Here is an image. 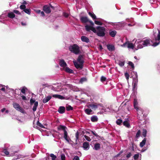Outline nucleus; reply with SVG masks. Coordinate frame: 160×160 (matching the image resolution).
<instances>
[{
	"mask_svg": "<svg viewBox=\"0 0 160 160\" xmlns=\"http://www.w3.org/2000/svg\"><path fill=\"white\" fill-rule=\"evenodd\" d=\"M26 6L24 5H22L20 6V8L21 9H23V10L25 9Z\"/></svg>",
	"mask_w": 160,
	"mask_h": 160,
	"instance_id": "obj_50",
	"label": "nucleus"
},
{
	"mask_svg": "<svg viewBox=\"0 0 160 160\" xmlns=\"http://www.w3.org/2000/svg\"><path fill=\"white\" fill-rule=\"evenodd\" d=\"M88 14L89 15L92 17V18L93 19H95L96 18V15L93 13L89 12L88 13Z\"/></svg>",
	"mask_w": 160,
	"mask_h": 160,
	"instance_id": "obj_34",
	"label": "nucleus"
},
{
	"mask_svg": "<svg viewBox=\"0 0 160 160\" xmlns=\"http://www.w3.org/2000/svg\"><path fill=\"white\" fill-rule=\"evenodd\" d=\"M24 11L26 13L29 15L31 13V10L30 9H25L24 10Z\"/></svg>",
	"mask_w": 160,
	"mask_h": 160,
	"instance_id": "obj_38",
	"label": "nucleus"
},
{
	"mask_svg": "<svg viewBox=\"0 0 160 160\" xmlns=\"http://www.w3.org/2000/svg\"><path fill=\"white\" fill-rule=\"evenodd\" d=\"M74 64L76 68L78 69H82L83 68V65L80 64L79 62L76 61H73Z\"/></svg>",
	"mask_w": 160,
	"mask_h": 160,
	"instance_id": "obj_11",
	"label": "nucleus"
},
{
	"mask_svg": "<svg viewBox=\"0 0 160 160\" xmlns=\"http://www.w3.org/2000/svg\"><path fill=\"white\" fill-rule=\"evenodd\" d=\"M134 107L135 109H137L139 108L138 106V102L137 100L136 99H134L133 102Z\"/></svg>",
	"mask_w": 160,
	"mask_h": 160,
	"instance_id": "obj_22",
	"label": "nucleus"
},
{
	"mask_svg": "<svg viewBox=\"0 0 160 160\" xmlns=\"http://www.w3.org/2000/svg\"><path fill=\"white\" fill-rule=\"evenodd\" d=\"M125 76L127 80V81H128V79L129 78V75L128 73L127 72H126L125 73Z\"/></svg>",
	"mask_w": 160,
	"mask_h": 160,
	"instance_id": "obj_49",
	"label": "nucleus"
},
{
	"mask_svg": "<svg viewBox=\"0 0 160 160\" xmlns=\"http://www.w3.org/2000/svg\"><path fill=\"white\" fill-rule=\"evenodd\" d=\"M94 22L97 25H102V23L100 21L95 20Z\"/></svg>",
	"mask_w": 160,
	"mask_h": 160,
	"instance_id": "obj_37",
	"label": "nucleus"
},
{
	"mask_svg": "<svg viewBox=\"0 0 160 160\" xmlns=\"http://www.w3.org/2000/svg\"><path fill=\"white\" fill-rule=\"evenodd\" d=\"M27 89L25 87H22L21 89V92L23 94H25L26 90Z\"/></svg>",
	"mask_w": 160,
	"mask_h": 160,
	"instance_id": "obj_36",
	"label": "nucleus"
},
{
	"mask_svg": "<svg viewBox=\"0 0 160 160\" xmlns=\"http://www.w3.org/2000/svg\"><path fill=\"white\" fill-rule=\"evenodd\" d=\"M122 121L121 119H118L116 121V123L118 125H120L122 123Z\"/></svg>",
	"mask_w": 160,
	"mask_h": 160,
	"instance_id": "obj_39",
	"label": "nucleus"
},
{
	"mask_svg": "<svg viewBox=\"0 0 160 160\" xmlns=\"http://www.w3.org/2000/svg\"><path fill=\"white\" fill-rule=\"evenodd\" d=\"M108 50L110 51H112L114 50L115 47L114 45L112 44H108L107 45Z\"/></svg>",
	"mask_w": 160,
	"mask_h": 160,
	"instance_id": "obj_13",
	"label": "nucleus"
},
{
	"mask_svg": "<svg viewBox=\"0 0 160 160\" xmlns=\"http://www.w3.org/2000/svg\"><path fill=\"white\" fill-rule=\"evenodd\" d=\"M128 64L132 68H134V64L132 62H130V61L129 62H128Z\"/></svg>",
	"mask_w": 160,
	"mask_h": 160,
	"instance_id": "obj_47",
	"label": "nucleus"
},
{
	"mask_svg": "<svg viewBox=\"0 0 160 160\" xmlns=\"http://www.w3.org/2000/svg\"><path fill=\"white\" fill-rule=\"evenodd\" d=\"M141 133V131L140 130H138L137 132L136 135V137H138L140 136V134Z\"/></svg>",
	"mask_w": 160,
	"mask_h": 160,
	"instance_id": "obj_51",
	"label": "nucleus"
},
{
	"mask_svg": "<svg viewBox=\"0 0 160 160\" xmlns=\"http://www.w3.org/2000/svg\"><path fill=\"white\" fill-rule=\"evenodd\" d=\"M63 70L67 72L70 73H72L73 72L72 70L70 69L68 67H67Z\"/></svg>",
	"mask_w": 160,
	"mask_h": 160,
	"instance_id": "obj_27",
	"label": "nucleus"
},
{
	"mask_svg": "<svg viewBox=\"0 0 160 160\" xmlns=\"http://www.w3.org/2000/svg\"><path fill=\"white\" fill-rule=\"evenodd\" d=\"M13 105L14 108L17 111L22 113H24V110L20 106V105L16 102H14L13 103Z\"/></svg>",
	"mask_w": 160,
	"mask_h": 160,
	"instance_id": "obj_7",
	"label": "nucleus"
},
{
	"mask_svg": "<svg viewBox=\"0 0 160 160\" xmlns=\"http://www.w3.org/2000/svg\"><path fill=\"white\" fill-rule=\"evenodd\" d=\"M64 138L69 144H72V141L68 136L67 132H65V133H64Z\"/></svg>",
	"mask_w": 160,
	"mask_h": 160,
	"instance_id": "obj_10",
	"label": "nucleus"
},
{
	"mask_svg": "<svg viewBox=\"0 0 160 160\" xmlns=\"http://www.w3.org/2000/svg\"><path fill=\"white\" fill-rule=\"evenodd\" d=\"M106 79V78L103 76H102L101 78V80L102 82L105 81Z\"/></svg>",
	"mask_w": 160,
	"mask_h": 160,
	"instance_id": "obj_54",
	"label": "nucleus"
},
{
	"mask_svg": "<svg viewBox=\"0 0 160 160\" xmlns=\"http://www.w3.org/2000/svg\"><path fill=\"white\" fill-rule=\"evenodd\" d=\"M51 96H48L45 97L42 100V102L44 103H46L48 102L51 98Z\"/></svg>",
	"mask_w": 160,
	"mask_h": 160,
	"instance_id": "obj_20",
	"label": "nucleus"
},
{
	"mask_svg": "<svg viewBox=\"0 0 160 160\" xmlns=\"http://www.w3.org/2000/svg\"><path fill=\"white\" fill-rule=\"evenodd\" d=\"M118 65L121 66L122 67L124 65V61H119L118 63Z\"/></svg>",
	"mask_w": 160,
	"mask_h": 160,
	"instance_id": "obj_44",
	"label": "nucleus"
},
{
	"mask_svg": "<svg viewBox=\"0 0 160 160\" xmlns=\"http://www.w3.org/2000/svg\"><path fill=\"white\" fill-rule=\"evenodd\" d=\"M132 155L131 153V152H129L126 155V157L127 158H129Z\"/></svg>",
	"mask_w": 160,
	"mask_h": 160,
	"instance_id": "obj_56",
	"label": "nucleus"
},
{
	"mask_svg": "<svg viewBox=\"0 0 160 160\" xmlns=\"http://www.w3.org/2000/svg\"><path fill=\"white\" fill-rule=\"evenodd\" d=\"M73 160H79V158L78 156H75Z\"/></svg>",
	"mask_w": 160,
	"mask_h": 160,
	"instance_id": "obj_58",
	"label": "nucleus"
},
{
	"mask_svg": "<svg viewBox=\"0 0 160 160\" xmlns=\"http://www.w3.org/2000/svg\"><path fill=\"white\" fill-rule=\"evenodd\" d=\"M21 97H22V99L23 100H27V98H26L25 96H21Z\"/></svg>",
	"mask_w": 160,
	"mask_h": 160,
	"instance_id": "obj_62",
	"label": "nucleus"
},
{
	"mask_svg": "<svg viewBox=\"0 0 160 160\" xmlns=\"http://www.w3.org/2000/svg\"><path fill=\"white\" fill-rule=\"evenodd\" d=\"M84 137L88 141H91V139L90 138L86 135H84Z\"/></svg>",
	"mask_w": 160,
	"mask_h": 160,
	"instance_id": "obj_46",
	"label": "nucleus"
},
{
	"mask_svg": "<svg viewBox=\"0 0 160 160\" xmlns=\"http://www.w3.org/2000/svg\"><path fill=\"white\" fill-rule=\"evenodd\" d=\"M10 89L9 88L8 86H5L2 84H0V90L5 92L8 91Z\"/></svg>",
	"mask_w": 160,
	"mask_h": 160,
	"instance_id": "obj_9",
	"label": "nucleus"
},
{
	"mask_svg": "<svg viewBox=\"0 0 160 160\" xmlns=\"http://www.w3.org/2000/svg\"><path fill=\"white\" fill-rule=\"evenodd\" d=\"M104 111L105 112H109L110 109L109 108H107L104 109Z\"/></svg>",
	"mask_w": 160,
	"mask_h": 160,
	"instance_id": "obj_64",
	"label": "nucleus"
},
{
	"mask_svg": "<svg viewBox=\"0 0 160 160\" xmlns=\"http://www.w3.org/2000/svg\"><path fill=\"white\" fill-rule=\"evenodd\" d=\"M37 125L42 128H44V126L38 121L37 122Z\"/></svg>",
	"mask_w": 160,
	"mask_h": 160,
	"instance_id": "obj_48",
	"label": "nucleus"
},
{
	"mask_svg": "<svg viewBox=\"0 0 160 160\" xmlns=\"http://www.w3.org/2000/svg\"><path fill=\"white\" fill-rule=\"evenodd\" d=\"M151 42V40L149 39H138L136 41L135 46L137 45V49L142 48L143 47H146L149 45Z\"/></svg>",
	"mask_w": 160,
	"mask_h": 160,
	"instance_id": "obj_2",
	"label": "nucleus"
},
{
	"mask_svg": "<svg viewBox=\"0 0 160 160\" xmlns=\"http://www.w3.org/2000/svg\"><path fill=\"white\" fill-rule=\"evenodd\" d=\"M83 148L84 150H88L89 148V143L88 142H84L83 144Z\"/></svg>",
	"mask_w": 160,
	"mask_h": 160,
	"instance_id": "obj_14",
	"label": "nucleus"
},
{
	"mask_svg": "<svg viewBox=\"0 0 160 160\" xmlns=\"http://www.w3.org/2000/svg\"><path fill=\"white\" fill-rule=\"evenodd\" d=\"M138 75L137 73L135 74V76L134 78H133L132 83H135V85H136V84H138Z\"/></svg>",
	"mask_w": 160,
	"mask_h": 160,
	"instance_id": "obj_24",
	"label": "nucleus"
},
{
	"mask_svg": "<svg viewBox=\"0 0 160 160\" xmlns=\"http://www.w3.org/2000/svg\"><path fill=\"white\" fill-rule=\"evenodd\" d=\"M121 46L123 47H127L129 49H134L135 50H137V45L135 46V43L133 45L132 43H131L129 42H126L125 43H123Z\"/></svg>",
	"mask_w": 160,
	"mask_h": 160,
	"instance_id": "obj_4",
	"label": "nucleus"
},
{
	"mask_svg": "<svg viewBox=\"0 0 160 160\" xmlns=\"http://www.w3.org/2000/svg\"><path fill=\"white\" fill-rule=\"evenodd\" d=\"M38 106V102L37 101L35 102L34 104V106L33 107V111L34 112L37 109V107Z\"/></svg>",
	"mask_w": 160,
	"mask_h": 160,
	"instance_id": "obj_28",
	"label": "nucleus"
},
{
	"mask_svg": "<svg viewBox=\"0 0 160 160\" xmlns=\"http://www.w3.org/2000/svg\"><path fill=\"white\" fill-rule=\"evenodd\" d=\"M88 22H89L90 23L91 25V26H90L93 27V26L94 25V24L92 21H91L89 20V21Z\"/></svg>",
	"mask_w": 160,
	"mask_h": 160,
	"instance_id": "obj_60",
	"label": "nucleus"
},
{
	"mask_svg": "<svg viewBox=\"0 0 160 160\" xmlns=\"http://www.w3.org/2000/svg\"><path fill=\"white\" fill-rule=\"evenodd\" d=\"M3 152L7 156L9 155V152L7 150V149H4Z\"/></svg>",
	"mask_w": 160,
	"mask_h": 160,
	"instance_id": "obj_41",
	"label": "nucleus"
},
{
	"mask_svg": "<svg viewBox=\"0 0 160 160\" xmlns=\"http://www.w3.org/2000/svg\"><path fill=\"white\" fill-rule=\"evenodd\" d=\"M87 79L86 78H81L79 80V82L82 83L83 82L86 81Z\"/></svg>",
	"mask_w": 160,
	"mask_h": 160,
	"instance_id": "obj_35",
	"label": "nucleus"
},
{
	"mask_svg": "<svg viewBox=\"0 0 160 160\" xmlns=\"http://www.w3.org/2000/svg\"><path fill=\"white\" fill-rule=\"evenodd\" d=\"M98 120V118L96 116H93L91 117V120L92 122H96Z\"/></svg>",
	"mask_w": 160,
	"mask_h": 160,
	"instance_id": "obj_31",
	"label": "nucleus"
},
{
	"mask_svg": "<svg viewBox=\"0 0 160 160\" xmlns=\"http://www.w3.org/2000/svg\"><path fill=\"white\" fill-rule=\"evenodd\" d=\"M85 28L87 31L89 32L91 30L94 33H96L99 36L103 37L105 35L106 29L104 27L97 26L95 28L94 27L86 25L85 26Z\"/></svg>",
	"mask_w": 160,
	"mask_h": 160,
	"instance_id": "obj_1",
	"label": "nucleus"
},
{
	"mask_svg": "<svg viewBox=\"0 0 160 160\" xmlns=\"http://www.w3.org/2000/svg\"><path fill=\"white\" fill-rule=\"evenodd\" d=\"M80 20L83 23H86L89 21V20L87 17H82L81 18Z\"/></svg>",
	"mask_w": 160,
	"mask_h": 160,
	"instance_id": "obj_17",
	"label": "nucleus"
},
{
	"mask_svg": "<svg viewBox=\"0 0 160 160\" xmlns=\"http://www.w3.org/2000/svg\"><path fill=\"white\" fill-rule=\"evenodd\" d=\"M58 128L59 129H62L64 131V133H65V132H67V131L66 130V128H67L65 126H64L62 125H60L59 126Z\"/></svg>",
	"mask_w": 160,
	"mask_h": 160,
	"instance_id": "obj_29",
	"label": "nucleus"
},
{
	"mask_svg": "<svg viewBox=\"0 0 160 160\" xmlns=\"http://www.w3.org/2000/svg\"><path fill=\"white\" fill-rule=\"evenodd\" d=\"M153 35L154 36L155 40L156 42L153 44L152 46L156 47L158 45L160 42V31L158 30V34H156L155 32L153 31Z\"/></svg>",
	"mask_w": 160,
	"mask_h": 160,
	"instance_id": "obj_5",
	"label": "nucleus"
},
{
	"mask_svg": "<svg viewBox=\"0 0 160 160\" xmlns=\"http://www.w3.org/2000/svg\"><path fill=\"white\" fill-rule=\"evenodd\" d=\"M65 108L63 107H60L58 109V112L60 113H63L64 112Z\"/></svg>",
	"mask_w": 160,
	"mask_h": 160,
	"instance_id": "obj_21",
	"label": "nucleus"
},
{
	"mask_svg": "<svg viewBox=\"0 0 160 160\" xmlns=\"http://www.w3.org/2000/svg\"><path fill=\"white\" fill-rule=\"evenodd\" d=\"M62 160H65V157L64 154H62L61 156Z\"/></svg>",
	"mask_w": 160,
	"mask_h": 160,
	"instance_id": "obj_52",
	"label": "nucleus"
},
{
	"mask_svg": "<svg viewBox=\"0 0 160 160\" xmlns=\"http://www.w3.org/2000/svg\"><path fill=\"white\" fill-rule=\"evenodd\" d=\"M52 97L53 98H58L61 100L63 99L64 98V97H63L62 96L58 94L53 95Z\"/></svg>",
	"mask_w": 160,
	"mask_h": 160,
	"instance_id": "obj_15",
	"label": "nucleus"
},
{
	"mask_svg": "<svg viewBox=\"0 0 160 160\" xmlns=\"http://www.w3.org/2000/svg\"><path fill=\"white\" fill-rule=\"evenodd\" d=\"M63 15L66 18H67L69 16V14L66 12H63Z\"/></svg>",
	"mask_w": 160,
	"mask_h": 160,
	"instance_id": "obj_59",
	"label": "nucleus"
},
{
	"mask_svg": "<svg viewBox=\"0 0 160 160\" xmlns=\"http://www.w3.org/2000/svg\"><path fill=\"white\" fill-rule=\"evenodd\" d=\"M146 139L144 138L143 140L141 142L140 144V146L142 148L145 145L146 142Z\"/></svg>",
	"mask_w": 160,
	"mask_h": 160,
	"instance_id": "obj_32",
	"label": "nucleus"
},
{
	"mask_svg": "<svg viewBox=\"0 0 160 160\" xmlns=\"http://www.w3.org/2000/svg\"><path fill=\"white\" fill-rule=\"evenodd\" d=\"M137 84L135 85V83H132L133 89V90L135 89L136 88H137Z\"/></svg>",
	"mask_w": 160,
	"mask_h": 160,
	"instance_id": "obj_57",
	"label": "nucleus"
},
{
	"mask_svg": "<svg viewBox=\"0 0 160 160\" xmlns=\"http://www.w3.org/2000/svg\"><path fill=\"white\" fill-rule=\"evenodd\" d=\"M50 7L52 8H53V7L52 5H50V7L48 5H45L43 7V10L46 13H49L51 12Z\"/></svg>",
	"mask_w": 160,
	"mask_h": 160,
	"instance_id": "obj_8",
	"label": "nucleus"
},
{
	"mask_svg": "<svg viewBox=\"0 0 160 160\" xmlns=\"http://www.w3.org/2000/svg\"><path fill=\"white\" fill-rule=\"evenodd\" d=\"M72 107L71 106L68 105L66 107V109L67 111L72 110Z\"/></svg>",
	"mask_w": 160,
	"mask_h": 160,
	"instance_id": "obj_42",
	"label": "nucleus"
},
{
	"mask_svg": "<svg viewBox=\"0 0 160 160\" xmlns=\"http://www.w3.org/2000/svg\"><path fill=\"white\" fill-rule=\"evenodd\" d=\"M99 106H101L102 104H98L96 103H90L89 102L86 105V106L88 108H91V109L94 110H96L98 108Z\"/></svg>",
	"mask_w": 160,
	"mask_h": 160,
	"instance_id": "obj_6",
	"label": "nucleus"
},
{
	"mask_svg": "<svg viewBox=\"0 0 160 160\" xmlns=\"http://www.w3.org/2000/svg\"><path fill=\"white\" fill-rule=\"evenodd\" d=\"M35 101L34 99L33 98H31L30 100V102L31 104H32L33 103H35Z\"/></svg>",
	"mask_w": 160,
	"mask_h": 160,
	"instance_id": "obj_55",
	"label": "nucleus"
},
{
	"mask_svg": "<svg viewBox=\"0 0 160 160\" xmlns=\"http://www.w3.org/2000/svg\"><path fill=\"white\" fill-rule=\"evenodd\" d=\"M92 134L94 135L96 137H98V135L96 133H95V132H94L93 131H92Z\"/></svg>",
	"mask_w": 160,
	"mask_h": 160,
	"instance_id": "obj_63",
	"label": "nucleus"
},
{
	"mask_svg": "<svg viewBox=\"0 0 160 160\" xmlns=\"http://www.w3.org/2000/svg\"><path fill=\"white\" fill-rule=\"evenodd\" d=\"M139 157V153L137 154H135L134 156V158L135 160H137Z\"/></svg>",
	"mask_w": 160,
	"mask_h": 160,
	"instance_id": "obj_45",
	"label": "nucleus"
},
{
	"mask_svg": "<svg viewBox=\"0 0 160 160\" xmlns=\"http://www.w3.org/2000/svg\"><path fill=\"white\" fill-rule=\"evenodd\" d=\"M147 131L146 129H143L142 132V135L144 137L146 136Z\"/></svg>",
	"mask_w": 160,
	"mask_h": 160,
	"instance_id": "obj_43",
	"label": "nucleus"
},
{
	"mask_svg": "<svg viewBox=\"0 0 160 160\" xmlns=\"http://www.w3.org/2000/svg\"><path fill=\"white\" fill-rule=\"evenodd\" d=\"M109 34L112 37H114L117 33V32L115 30H110L109 32Z\"/></svg>",
	"mask_w": 160,
	"mask_h": 160,
	"instance_id": "obj_25",
	"label": "nucleus"
},
{
	"mask_svg": "<svg viewBox=\"0 0 160 160\" xmlns=\"http://www.w3.org/2000/svg\"><path fill=\"white\" fill-rule=\"evenodd\" d=\"M123 124L124 126L128 128H130V125L128 119H127L126 120L123 122Z\"/></svg>",
	"mask_w": 160,
	"mask_h": 160,
	"instance_id": "obj_18",
	"label": "nucleus"
},
{
	"mask_svg": "<svg viewBox=\"0 0 160 160\" xmlns=\"http://www.w3.org/2000/svg\"><path fill=\"white\" fill-rule=\"evenodd\" d=\"M59 64L61 67H62L63 70L67 67V64L65 61L63 60H60Z\"/></svg>",
	"mask_w": 160,
	"mask_h": 160,
	"instance_id": "obj_12",
	"label": "nucleus"
},
{
	"mask_svg": "<svg viewBox=\"0 0 160 160\" xmlns=\"http://www.w3.org/2000/svg\"><path fill=\"white\" fill-rule=\"evenodd\" d=\"M79 133L78 132H77L76 134V139L78 140V139Z\"/></svg>",
	"mask_w": 160,
	"mask_h": 160,
	"instance_id": "obj_61",
	"label": "nucleus"
},
{
	"mask_svg": "<svg viewBox=\"0 0 160 160\" xmlns=\"http://www.w3.org/2000/svg\"><path fill=\"white\" fill-rule=\"evenodd\" d=\"M8 16L10 18H13L15 17V15L13 12H10L8 13Z\"/></svg>",
	"mask_w": 160,
	"mask_h": 160,
	"instance_id": "obj_30",
	"label": "nucleus"
},
{
	"mask_svg": "<svg viewBox=\"0 0 160 160\" xmlns=\"http://www.w3.org/2000/svg\"><path fill=\"white\" fill-rule=\"evenodd\" d=\"M100 148V144L99 143H96L94 145V149L96 150L99 149Z\"/></svg>",
	"mask_w": 160,
	"mask_h": 160,
	"instance_id": "obj_33",
	"label": "nucleus"
},
{
	"mask_svg": "<svg viewBox=\"0 0 160 160\" xmlns=\"http://www.w3.org/2000/svg\"><path fill=\"white\" fill-rule=\"evenodd\" d=\"M81 39L82 42L88 43L89 42V39L86 37L82 36L81 37Z\"/></svg>",
	"mask_w": 160,
	"mask_h": 160,
	"instance_id": "obj_16",
	"label": "nucleus"
},
{
	"mask_svg": "<svg viewBox=\"0 0 160 160\" xmlns=\"http://www.w3.org/2000/svg\"><path fill=\"white\" fill-rule=\"evenodd\" d=\"M13 12L14 13L16 14L20 15L21 14V13L19 12V11L17 10H14L13 11Z\"/></svg>",
	"mask_w": 160,
	"mask_h": 160,
	"instance_id": "obj_53",
	"label": "nucleus"
},
{
	"mask_svg": "<svg viewBox=\"0 0 160 160\" xmlns=\"http://www.w3.org/2000/svg\"><path fill=\"white\" fill-rule=\"evenodd\" d=\"M136 110L137 112L138 116H141L143 114V111L142 108H139L138 109H136Z\"/></svg>",
	"mask_w": 160,
	"mask_h": 160,
	"instance_id": "obj_19",
	"label": "nucleus"
},
{
	"mask_svg": "<svg viewBox=\"0 0 160 160\" xmlns=\"http://www.w3.org/2000/svg\"><path fill=\"white\" fill-rule=\"evenodd\" d=\"M50 156L52 158V160H55L56 158V156L54 155L53 154H51Z\"/></svg>",
	"mask_w": 160,
	"mask_h": 160,
	"instance_id": "obj_40",
	"label": "nucleus"
},
{
	"mask_svg": "<svg viewBox=\"0 0 160 160\" xmlns=\"http://www.w3.org/2000/svg\"><path fill=\"white\" fill-rule=\"evenodd\" d=\"M84 112L86 113L88 115H90L92 114V110H91V109H90V108L85 109L84 110Z\"/></svg>",
	"mask_w": 160,
	"mask_h": 160,
	"instance_id": "obj_23",
	"label": "nucleus"
},
{
	"mask_svg": "<svg viewBox=\"0 0 160 160\" xmlns=\"http://www.w3.org/2000/svg\"><path fill=\"white\" fill-rule=\"evenodd\" d=\"M77 62L80 64H81L83 65V61L82 59V57L81 56H80L78 57L77 59Z\"/></svg>",
	"mask_w": 160,
	"mask_h": 160,
	"instance_id": "obj_26",
	"label": "nucleus"
},
{
	"mask_svg": "<svg viewBox=\"0 0 160 160\" xmlns=\"http://www.w3.org/2000/svg\"><path fill=\"white\" fill-rule=\"evenodd\" d=\"M69 50L72 52L76 54H78L80 52V47L76 44L70 45L69 47Z\"/></svg>",
	"mask_w": 160,
	"mask_h": 160,
	"instance_id": "obj_3",
	"label": "nucleus"
}]
</instances>
